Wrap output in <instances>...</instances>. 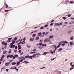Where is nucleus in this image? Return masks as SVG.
<instances>
[{"label":"nucleus","instance_id":"nucleus-1","mask_svg":"<svg viewBox=\"0 0 74 74\" xmlns=\"http://www.w3.org/2000/svg\"><path fill=\"white\" fill-rule=\"evenodd\" d=\"M50 38H46L45 39V40H44V42H49L50 41Z\"/></svg>","mask_w":74,"mask_h":74},{"label":"nucleus","instance_id":"nucleus-2","mask_svg":"<svg viewBox=\"0 0 74 74\" xmlns=\"http://www.w3.org/2000/svg\"><path fill=\"white\" fill-rule=\"evenodd\" d=\"M36 55H37V54H36V53L34 54L32 56L33 58H38V56H36Z\"/></svg>","mask_w":74,"mask_h":74},{"label":"nucleus","instance_id":"nucleus-3","mask_svg":"<svg viewBox=\"0 0 74 74\" xmlns=\"http://www.w3.org/2000/svg\"><path fill=\"white\" fill-rule=\"evenodd\" d=\"M48 53V52H44L43 53V55H47V54Z\"/></svg>","mask_w":74,"mask_h":74},{"label":"nucleus","instance_id":"nucleus-4","mask_svg":"<svg viewBox=\"0 0 74 74\" xmlns=\"http://www.w3.org/2000/svg\"><path fill=\"white\" fill-rule=\"evenodd\" d=\"M9 64H10V63H5V65L6 66H8V65H9Z\"/></svg>","mask_w":74,"mask_h":74},{"label":"nucleus","instance_id":"nucleus-5","mask_svg":"<svg viewBox=\"0 0 74 74\" xmlns=\"http://www.w3.org/2000/svg\"><path fill=\"white\" fill-rule=\"evenodd\" d=\"M16 64V63L15 62H12V65H15Z\"/></svg>","mask_w":74,"mask_h":74},{"label":"nucleus","instance_id":"nucleus-6","mask_svg":"<svg viewBox=\"0 0 74 74\" xmlns=\"http://www.w3.org/2000/svg\"><path fill=\"white\" fill-rule=\"evenodd\" d=\"M50 51H51L50 53L49 52H48V53H51V54H53V52L52 51V50H50Z\"/></svg>","mask_w":74,"mask_h":74},{"label":"nucleus","instance_id":"nucleus-7","mask_svg":"<svg viewBox=\"0 0 74 74\" xmlns=\"http://www.w3.org/2000/svg\"><path fill=\"white\" fill-rule=\"evenodd\" d=\"M22 60H25V57L22 56Z\"/></svg>","mask_w":74,"mask_h":74},{"label":"nucleus","instance_id":"nucleus-8","mask_svg":"<svg viewBox=\"0 0 74 74\" xmlns=\"http://www.w3.org/2000/svg\"><path fill=\"white\" fill-rule=\"evenodd\" d=\"M71 32H72V31L70 30L68 32V34H70L71 33Z\"/></svg>","mask_w":74,"mask_h":74},{"label":"nucleus","instance_id":"nucleus-9","mask_svg":"<svg viewBox=\"0 0 74 74\" xmlns=\"http://www.w3.org/2000/svg\"><path fill=\"white\" fill-rule=\"evenodd\" d=\"M15 46V45H13L12 46H10V48H14Z\"/></svg>","mask_w":74,"mask_h":74},{"label":"nucleus","instance_id":"nucleus-10","mask_svg":"<svg viewBox=\"0 0 74 74\" xmlns=\"http://www.w3.org/2000/svg\"><path fill=\"white\" fill-rule=\"evenodd\" d=\"M41 34H42V33L41 32H39L38 33V36H41Z\"/></svg>","mask_w":74,"mask_h":74},{"label":"nucleus","instance_id":"nucleus-11","mask_svg":"<svg viewBox=\"0 0 74 74\" xmlns=\"http://www.w3.org/2000/svg\"><path fill=\"white\" fill-rule=\"evenodd\" d=\"M58 25H59V26H61V25H63V22H61L59 24L58 23Z\"/></svg>","mask_w":74,"mask_h":74},{"label":"nucleus","instance_id":"nucleus-12","mask_svg":"<svg viewBox=\"0 0 74 74\" xmlns=\"http://www.w3.org/2000/svg\"><path fill=\"white\" fill-rule=\"evenodd\" d=\"M38 39H39V37L37 36L36 38V40L37 41Z\"/></svg>","mask_w":74,"mask_h":74},{"label":"nucleus","instance_id":"nucleus-13","mask_svg":"<svg viewBox=\"0 0 74 74\" xmlns=\"http://www.w3.org/2000/svg\"><path fill=\"white\" fill-rule=\"evenodd\" d=\"M29 55L26 56L25 57V58H27V59H28V58H29Z\"/></svg>","mask_w":74,"mask_h":74},{"label":"nucleus","instance_id":"nucleus-14","mask_svg":"<svg viewBox=\"0 0 74 74\" xmlns=\"http://www.w3.org/2000/svg\"><path fill=\"white\" fill-rule=\"evenodd\" d=\"M55 26H59V23H55Z\"/></svg>","mask_w":74,"mask_h":74},{"label":"nucleus","instance_id":"nucleus-15","mask_svg":"<svg viewBox=\"0 0 74 74\" xmlns=\"http://www.w3.org/2000/svg\"><path fill=\"white\" fill-rule=\"evenodd\" d=\"M74 23V21H72V22L71 23H69V25H72V24H73Z\"/></svg>","mask_w":74,"mask_h":74},{"label":"nucleus","instance_id":"nucleus-16","mask_svg":"<svg viewBox=\"0 0 74 74\" xmlns=\"http://www.w3.org/2000/svg\"><path fill=\"white\" fill-rule=\"evenodd\" d=\"M20 64V62H17V64L16 65V66H19Z\"/></svg>","mask_w":74,"mask_h":74},{"label":"nucleus","instance_id":"nucleus-17","mask_svg":"<svg viewBox=\"0 0 74 74\" xmlns=\"http://www.w3.org/2000/svg\"><path fill=\"white\" fill-rule=\"evenodd\" d=\"M34 40V38H31L30 40L31 41H33Z\"/></svg>","mask_w":74,"mask_h":74},{"label":"nucleus","instance_id":"nucleus-18","mask_svg":"<svg viewBox=\"0 0 74 74\" xmlns=\"http://www.w3.org/2000/svg\"><path fill=\"white\" fill-rule=\"evenodd\" d=\"M12 43H13V44H15V41H14V40H12Z\"/></svg>","mask_w":74,"mask_h":74},{"label":"nucleus","instance_id":"nucleus-19","mask_svg":"<svg viewBox=\"0 0 74 74\" xmlns=\"http://www.w3.org/2000/svg\"><path fill=\"white\" fill-rule=\"evenodd\" d=\"M5 43V41H3L2 42V45H4V44Z\"/></svg>","mask_w":74,"mask_h":74},{"label":"nucleus","instance_id":"nucleus-20","mask_svg":"<svg viewBox=\"0 0 74 74\" xmlns=\"http://www.w3.org/2000/svg\"><path fill=\"white\" fill-rule=\"evenodd\" d=\"M29 59H33V56H29Z\"/></svg>","mask_w":74,"mask_h":74},{"label":"nucleus","instance_id":"nucleus-21","mask_svg":"<svg viewBox=\"0 0 74 74\" xmlns=\"http://www.w3.org/2000/svg\"><path fill=\"white\" fill-rule=\"evenodd\" d=\"M42 47H44L45 46V47H46L47 46V44H42Z\"/></svg>","mask_w":74,"mask_h":74},{"label":"nucleus","instance_id":"nucleus-22","mask_svg":"<svg viewBox=\"0 0 74 74\" xmlns=\"http://www.w3.org/2000/svg\"><path fill=\"white\" fill-rule=\"evenodd\" d=\"M53 35L49 36V38H53Z\"/></svg>","mask_w":74,"mask_h":74},{"label":"nucleus","instance_id":"nucleus-23","mask_svg":"<svg viewBox=\"0 0 74 74\" xmlns=\"http://www.w3.org/2000/svg\"><path fill=\"white\" fill-rule=\"evenodd\" d=\"M74 37V36H72L70 38V40H73V38Z\"/></svg>","mask_w":74,"mask_h":74},{"label":"nucleus","instance_id":"nucleus-24","mask_svg":"<svg viewBox=\"0 0 74 74\" xmlns=\"http://www.w3.org/2000/svg\"><path fill=\"white\" fill-rule=\"evenodd\" d=\"M25 63L27 64V63H29V62L26 61H25Z\"/></svg>","mask_w":74,"mask_h":74},{"label":"nucleus","instance_id":"nucleus-25","mask_svg":"<svg viewBox=\"0 0 74 74\" xmlns=\"http://www.w3.org/2000/svg\"><path fill=\"white\" fill-rule=\"evenodd\" d=\"M62 49H63L62 48H60L59 49H58V51H62Z\"/></svg>","mask_w":74,"mask_h":74},{"label":"nucleus","instance_id":"nucleus-26","mask_svg":"<svg viewBox=\"0 0 74 74\" xmlns=\"http://www.w3.org/2000/svg\"><path fill=\"white\" fill-rule=\"evenodd\" d=\"M18 59L21 60L22 59V57H18Z\"/></svg>","mask_w":74,"mask_h":74},{"label":"nucleus","instance_id":"nucleus-27","mask_svg":"<svg viewBox=\"0 0 74 74\" xmlns=\"http://www.w3.org/2000/svg\"><path fill=\"white\" fill-rule=\"evenodd\" d=\"M42 48H43L42 47H41V46H39L38 47V48H39V49H42Z\"/></svg>","mask_w":74,"mask_h":74},{"label":"nucleus","instance_id":"nucleus-28","mask_svg":"<svg viewBox=\"0 0 74 74\" xmlns=\"http://www.w3.org/2000/svg\"><path fill=\"white\" fill-rule=\"evenodd\" d=\"M49 34V32H47L46 33H45V35H48Z\"/></svg>","mask_w":74,"mask_h":74},{"label":"nucleus","instance_id":"nucleus-29","mask_svg":"<svg viewBox=\"0 0 74 74\" xmlns=\"http://www.w3.org/2000/svg\"><path fill=\"white\" fill-rule=\"evenodd\" d=\"M25 42L23 41L21 42V44H25Z\"/></svg>","mask_w":74,"mask_h":74},{"label":"nucleus","instance_id":"nucleus-30","mask_svg":"<svg viewBox=\"0 0 74 74\" xmlns=\"http://www.w3.org/2000/svg\"><path fill=\"white\" fill-rule=\"evenodd\" d=\"M36 36V34H34L32 35L33 37H35Z\"/></svg>","mask_w":74,"mask_h":74},{"label":"nucleus","instance_id":"nucleus-31","mask_svg":"<svg viewBox=\"0 0 74 74\" xmlns=\"http://www.w3.org/2000/svg\"><path fill=\"white\" fill-rule=\"evenodd\" d=\"M70 44H71V46L73 44V42H70Z\"/></svg>","mask_w":74,"mask_h":74},{"label":"nucleus","instance_id":"nucleus-32","mask_svg":"<svg viewBox=\"0 0 74 74\" xmlns=\"http://www.w3.org/2000/svg\"><path fill=\"white\" fill-rule=\"evenodd\" d=\"M7 53V51H3V54H5V53Z\"/></svg>","mask_w":74,"mask_h":74},{"label":"nucleus","instance_id":"nucleus-33","mask_svg":"<svg viewBox=\"0 0 74 74\" xmlns=\"http://www.w3.org/2000/svg\"><path fill=\"white\" fill-rule=\"evenodd\" d=\"M4 45H5L6 46L7 45H8V44H7V43L5 42Z\"/></svg>","mask_w":74,"mask_h":74},{"label":"nucleus","instance_id":"nucleus-34","mask_svg":"<svg viewBox=\"0 0 74 74\" xmlns=\"http://www.w3.org/2000/svg\"><path fill=\"white\" fill-rule=\"evenodd\" d=\"M44 37V34L42 35L41 36H40V37Z\"/></svg>","mask_w":74,"mask_h":74},{"label":"nucleus","instance_id":"nucleus-35","mask_svg":"<svg viewBox=\"0 0 74 74\" xmlns=\"http://www.w3.org/2000/svg\"><path fill=\"white\" fill-rule=\"evenodd\" d=\"M70 3L71 4H73V3H74V2L73 1H71L70 2Z\"/></svg>","mask_w":74,"mask_h":74},{"label":"nucleus","instance_id":"nucleus-36","mask_svg":"<svg viewBox=\"0 0 74 74\" xmlns=\"http://www.w3.org/2000/svg\"><path fill=\"white\" fill-rule=\"evenodd\" d=\"M23 60L21 59V60H19V62L20 63H21V62H23Z\"/></svg>","mask_w":74,"mask_h":74},{"label":"nucleus","instance_id":"nucleus-37","mask_svg":"<svg viewBox=\"0 0 74 74\" xmlns=\"http://www.w3.org/2000/svg\"><path fill=\"white\" fill-rule=\"evenodd\" d=\"M36 53V51L31 52H30V53Z\"/></svg>","mask_w":74,"mask_h":74},{"label":"nucleus","instance_id":"nucleus-38","mask_svg":"<svg viewBox=\"0 0 74 74\" xmlns=\"http://www.w3.org/2000/svg\"><path fill=\"white\" fill-rule=\"evenodd\" d=\"M64 43H65V44H68V42L65 40L64 41Z\"/></svg>","mask_w":74,"mask_h":74},{"label":"nucleus","instance_id":"nucleus-39","mask_svg":"<svg viewBox=\"0 0 74 74\" xmlns=\"http://www.w3.org/2000/svg\"><path fill=\"white\" fill-rule=\"evenodd\" d=\"M42 42H40V43H39V45L40 46H41L42 45Z\"/></svg>","mask_w":74,"mask_h":74},{"label":"nucleus","instance_id":"nucleus-40","mask_svg":"<svg viewBox=\"0 0 74 74\" xmlns=\"http://www.w3.org/2000/svg\"><path fill=\"white\" fill-rule=\"evenodd\" d=\"M10 54H9L7 56V58H10Z\"/></svg>","mask_w":74,"mask_h":74},{"label":"nucleus","instance_id":"nucleus-41","mask_svg":"<svg viewBox=\"0 0 74 74\" xmlns=\"http://www.w3.org/2000/svg\"><path fill=\"white\" fill-rule=\"evenodd\" d=\"M11 39H12V38H9L8 39V40H9L11 41Z\"/></svg>","mask_w":74,"mask_h":74},{"label":"nucleus","instance_id":"nucleus-42","mask_svg":"<svg viewBox=\"0 0 74 74\" xmlns=\"http://www.w3.org/2000/svg\"><path fill=\"white\" fill-rule=\"evenodd\" d=\"M15 57H18V55L17 54H15L14 55Z\"/></svg>","mask_w":74,"mask_h":74},{"label":"nucleus","instance_id":"nucleus-43","mask_svg":"<svg viewBox=\"0 0 74 74\" xmlns=\"http://www.w3.org/2000/svg\"><path fill=\"white\" fill-rule=\"evenodd\" d=\"M13 56H13V55H11L10 56V58H13Z\"/></svg>","mask_w":74,"mask_h":74},{"label":"nucleus","instance_id":"nucleus-44","mask_svg":"<svg viewBox=\"0 0 74 74\" xmlns=\"http://www.w3.org/2000/svg\"><path fill=\"white\" fill-rule=\"evenodd\" d=\"M44 27H41L40 28V29H41V30H42V29H44Z\"/></svg>","mask_w":74,"mask_h":74},{"label":"nucleus","instance_id":"nucleus-45","mask_svg":"<svg viewBox=\"0 0 74 74\" xmlns=\"http://www.w3.org/2000/svg\"><path fill=\"white\" fill-rule=\"evenodd\" d=\"M14 40H17V37H16L14 38Z\"/></svg>","mask_w":74,"mask_h":74},{"label":"nucleus","instance_id":"nucleus-46","mask_svg":"<svg viewBox=\"0 0 74 74\" xmlns=\"http://www.w3.org/2000/svg\"><path fill=\"white\" fill-rule=\"evenodd\" d=\"M57 49V47H54V50L55 51H56Z\"/></svg>","mask_w":74,"mask_h":74},{"label":"nucleus","instance_id":"nucleus-47","mask_svg":"<svg viewBox=\"0 0 74 74\" xmlns=\"http://www.w3.org/2000/svg\"><path fill=\"white\" fill-rule=\"evenodd\" d=\"M55 58H53V59H52V58L51 59V61L53 60H55Z\"/></svg>","mask_w":74,"mask_h":74},{"label":"nucleus","instance_id":"nucleus-48","mask_svg":"<svg viewBox=\"0 0 74 74\" xmlns=\"http://www.w3.org/2000/svg\"><path fill=\"white\" fill-rule=\"evenodd\" d=\"M53 23H52L50 24V26H53Z\"/></svg>","mask_w":74,"mask_h":74},{"label":"nucleus","instance_id":"nucleus-49","mask_svg":"<svg viewBox=\"0 0 74 74\" xmlns=\"http://www.w3.org/2000/svg\"><path fill=\"white\" fill-rule=\"evenodd\" d=\"M14 52H15V53H16V52H17V50H14Z\"/></svg>","mask_w":74,"mask_h":74},{"label":"nucleus","instance_id":"nucleus-50","mask_svg":"<svg viewBox=\"0 0 74 74\" xmlns=\"http://www.w3.org/2000/svg\"><path fill=\"white\" fill-rule=\"evenodd\" d=\"M8 5H7V4H6V8H8Z\"/></svg>","mask_w":74,"mask_h":74},{"label":"nucleus","instance_id":"nucleus-51","mask_svg":"<svg viewBox=\"0 0 74 74\" xmlns=\"http://www.w3.org/2000/svg\"><path fill=\"white\" fill-rule=\"evenodd\" d=\"M39 42H43V40H40L39 41Z\"/></svg>","mask_w":74,"mask_h":74},{"label":"nucleus","instance_id":"nucleus-52","mask_svg":"<svg viewBox=\"0 0 74 74\" xmlns=\"http://www.w3.org/2000/svg\"><path fill=\"white\" fill-rule=\"evenodd\" d=\"M36 55H37V56H38V55H39L40 54V53H36Z\"/></svg>","mask_w":74,"mask_h":74},{"label":"nucleus","instance_id":"nucleus-53","mask_svg":"<svg viewBox=\"0 0 74 74\" xmlns=\"http://www.w3.org/2000/svg\"><path fill=\"white\" fill-rule=\"evenodd\" d=\"M5 56H4V55H3L2 56L1 58H4Z\"/></svg>","mask_w":74,"mask_h":74},{"label":"nucleus","instance_id":"nucleus-54","mask_svg":"<svg viewBox=\"0 0 74 74\" xmlns=\"http://www.w3.org/2000/svg\"><path fill=\"white\" fill-rule=\"evenodd\" d=\"M23 41H25L26 40V38L25 37L23 39Z\"/></svg>","mask_w":74,"mask_h":74},{"label":"nucleus","instance_id":"nucleus-55","mask_svg":"<svg viewBox=\"0 0 74 74\" xmlns=\"http://www.w3.org/2000/svg\"><path fill=\"white\" fill-rule=\"evenodd\" d=\"M13 59H15V56H13Z\"/></svg>","mask_w":74,"mask_h":74},{"label":"nucleus","instance_id":"nucleus-56","mask_svg":"<svg viewBox=\"0 0 74 74\" xmlns=\"http://www.w3.org/2000/svg\"><path fill=\"white\" fill-rule=\"evenodd\" d=\"M18 52H19L20 53H21L22 52V51H21V50H19L18 51Z\"/></svg>","mask_w":74,"mask_h":74},{"label":"nucleus","instance_id":"nucleus-57","mask_svg":"<svg viewBox=\"0 0 74 74\" xmlns=\"http://www.w3.org/2000/svg\"><path fill=\"white\" fill-rule=\"evenodd\" d=\"M62 45V46H64V45H65V43H63Z\"/></svg>","mask_w":74,"mask_h":74},{"label":"nucleus","instance_id":"nucleus-58","mask_svg":"<svg viewBox=\"0 0 74 74\" xmlns=\"http://www.w3.org/2000/svg\"><path fill=\"white\" fill-rule=\"evenodd\" d=\"M13 44H14L12 43H11L10 44V45H11V46H12V45H13Z\"/></svg>","mask_w":74,"mask_h":74},{"label":"nucleus","instance_id":"nucleus-59","mask_svg":"<svg viewBox=\"0 0 74 74\" xmlns=\"http://www.w3.org/2000/svg\"><path fill=\"white\" fill-rule=\"evenodd\" d=\"M48 26V25H46L45 26V27H47Z\"/></svg>","mask_w":74,"mask_h":74},{"label":"nucleus","instance_id":"nucleus-60","mask_svg":"<svg viewBox=\"0 0 74 74\" xmlns=\"http://www.w3.org/2000/svg\"><path fill=\"white\" fill-rule=\"evenodd\" d=\"M17 48H18V46H16L15 47V49H17Z\"/></svg>","mask_w":74,"mask_h":74},{"label":"nucleus","instance_id":"nucleus-61","mask_svg":"<svg viewBox=\"0 0 74 74\" xmlns=\"http://www.w3.org/2000/svg\"><path fill=\"white\" fill-rule=\"evenodd\" d=\"M21 49V47H18V49L19 50V49Z\"/></svg>","mask_w":74,"mask_h":74},{"label":"nucleus","instance_id":"nucleus-62","mask_svg":"<svg viewBox=\"0 0 74 74\" xmlns=\"http://www.w3.org/2000/svg\"><path fill=\"white\" fill-rule=\"evenodd\" d=\"M53 47H56V45H53Z\"/></svg>","mask_w":74,"mask_h":74},{"label":"nucleus","instance_id":"nucleus-63","mask_svg":"<svg viewBox=\"0 0 74 74\" xmlns=\"http://www.w3.org/2000/svg\"><path fill=\"white\" fill-rule=\"evenodd\" d=\"M60 46V45H58L57 47V48H59V47Z\"/></svg>","mask_w":74,"mask_h":74},{"label":"nucleus","instance_id":"nucleus-64","mask_svg":"<svg viewBox=\"0 0 74 74\" xmlns=\"http://www.w3.org/2000/svg\"><path fill=\"white\" fill-rule=\"evenodd\" d=\"M71 19H73V20H74V18L73 17L71 18Z\"/></svg>","mask_w":74,"mask_h":74}]
</instances>
